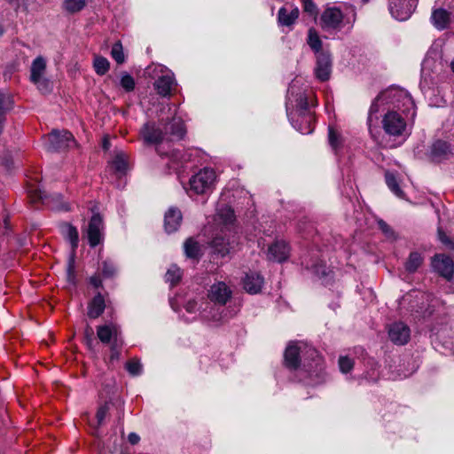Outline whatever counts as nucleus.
<instances>
[{
  "label": "nucleus",
  "instance_id": "f257e3e1",
  "mask_svg": "<svg viewBox=\"0 0 454 454\" xmlns=\"http://www.w3.org/2000/svg\"><path fill=\"white\" fill-rule=\"evenodd\" d=\"M416 114L411 94L403 88L391 86L380 92L370 106V135L379 144L397 147L411 136Z\"/></svg>",
  "mask_w": 454,
  "mask_h": 454
},
{
  "label": "nucleus",
  "instance_id": "f03ea898",
  "mask_svg": "<svg viewBox=\"0 0 454 454\" xmlns=\"http://www.w3.org/2000/svg\"><path fill=\"white\" fill-rule=\"evenodd\" d=\"M309 87L301 76L290 83L286 94V109L292 126L301 134L313 131V113L309 109Z\"/></svg>",
  "mask_w": 454,
  "mask_h": 454
},
{
  "label": "nucleus",
  "instance_id": "7ed1b4c3",
  "mask_svg": "<svg viewBox=\"0 0 454 454\" xmlns=\"http://www.w3.org/2000/svg\"><path fill=\"white\" fill-rule=\"evenodd\" d=\"M165 108L171 114V120L169 121H164L163 119L160 121L159 124L153 121H148L144 124L140 129V135L144 142L147 145H158L164 140L166 135L172 137V139L180 140L185 133V126L181 116L178 115V111L176 106L172 109V106L167 105Z\"/></svg>",
  "mask_w": 454,
  "mask_h": 454
},
{
  "label": "nucleus",
  "instance_id": "20e7f679",
  "mask_svg": "<svg viewBox=\"0 0 454 454\" xmlns=\"http://www.w3.org/2000/svg\"><path fill=\"white\" fill-rule=\"evenodd\" d=\"M356 8L344 4L342 8L330 7L321 16V24L327 32L349 31L356 20Z\"/></svg>",
  "mask_w": 454,
  "mask_h": 454
},
{
  "label": "nucleus",
  "instance_id": "39448f33",
  "mask_svg": "<svg viewBox=\"0 0 454 454\" xmlns=\"http://www.w3.org/2000/svg\"><path fill=\"white\" fill-rule=\"evenodd\" d=\"M148 77L154 80L153 87L161 97H169L174 86L176 85L174 73L160 64H152L145 69Z\"/></svg>",
  "mask_w": 454,
  "mask_h": 454
},
{
  "label": "nucleus",
  "instance_id": "423d86ee",
  "mask_svg": "<svg viewBox=\"0 0 454 454\" xmlns=\"http://www.w3.org/2000/svg\"><path fill=\"white\" fill-rule=\"evenodd\" d=\"M45 146L49 152H58L78 148L79 145L71 132L67 130H52L47 137Z\"/></svg>",
  "mask_w": 454,
  "mask_h": 454
},
{
  "label": "nucleus",
  "instance_id": "0eeeda50",
  "mask_svg": "<svg viewBox=\"0 0 454 454\" xmlns=\"http://www.w3.org/2000/svg\"><path fill=\"white\" fill-rule=\"evenodd\" d=\"M442 70L441 54L436 50H429L421 64V86L429 85L433 74Z\"/></svg>",
  "mask_w": 454,
  "mask_h": 454
},
{
  "label": "nucleus",
  "instance_id": "6e6552de",
  "mask_svg": "<svg viewBox=\"0 0 454 454\" xmlns=\"http://www.w3.org/2000/svg\"><path fill=\"white\" fill-rule=\"evenodd\" d=\"M45 70V59L42 56L36 57L30 67V81L43 93H47L51 90L50 81L44 78Z\"/></svg>",
  "mask_w": 454,
  "mask_h": 454
},
{
  "label": "nucleus",
  "instance_id": "1a4fd4ad",
  "mask_svg": "<svg viewBox=\"0 0 454 454\" xmlns=\"http://www.w3.org/2000/svg\"><path fill=\"white\" fill-rule=\"evenodd\" d=\"M417 7V0H390L389 12L399 21L407 20Z\"/></svg>",
  "mask_w": 454,
  "mask_h": 454
},
{
  "label": "nucleus",
  "instance_id": "9d476101",
  "mask_svg": "<svg viewBox=\"0 0 454 454\" xmlns=\"http://www.w3.org/2000/svg\"><path fill=\"white\" fill-rule=\"evenodd\" d=\"M435 4L439 7L433 11L431 21L437 29L442 30L449 26L450 17L454 16L452 12V9H454V0H448V8L442 6L441 0H437Z\"/></svg>",
  "mask_w": 454,
  "mask_h": 454
},
{
  "label": "nucleus",
  "instance_id": "9b49d317",
  "mask_svg": "<svg viewBox=\"0 0 454 454\" xmlns=\"http://www.w3.org/2000/svg\"><path fill=\"white\" fill-rule=\"evenodd\" d=\"M215 172H196L189 180L190 190L202 194L210 190L215 180Z\"/></svg>",
  "mask_w": 454,
  "mask_h": 454
},
{
  "label": "nucleus",
  "instance_id": "f8f14e48",
  "mask_svg": "<svg viewBox=\"0 0 454 454\" xmlns=\"http://www.w3.org/2000/svg\"><path fill=\"white\" fill-rule=\"evenodd\" d=\"M89 222L87 228V238L89 244L91 247H95L99 245L103 239V229L104 223L101 215L98 212H95Z\"/></svg>",
  "mask_w": 454,
  "mask_h": 454
},
{
  "label": "nucleus",
  "instance_id": "ddd939ff",
  "mask_svg": "<svg viewBox=\"0 0 454 454\" xmlns=\"http://www.w3.org/2000/svg\"><path fill=\"white\" fill-rule=\"evenodd\" d=\"M332 58L328 51H322L317 56L314 68L315 77L320 82H326L332 74Z\"/></svg>",
  "mask_w": 454,
  "mask_h": 454
},
{
  "label": "nucleus",
  "instance_id": "4468645a",
  "mask_svg": "<svg viewBox=\"0 0 454 454\" xmlns=\"http://www.w3.org/2000/svg\"><path fill=\"white\" fill-rule=\"evenodd\" d=\"M60 232L66 239L69 240L71 244L72 253L67 269L68 274H71L74 271V255L79 243L78 231L72 224L68 223H64L60 225Z\"/></svg>",
  "mask_w": 454,
  "mask_h": 454
},
{
  "label": "nucleus",
  "instance_id": "2eb2a0df",
  "mask_svg": "<svg viewBox=\"0 0 454 454\" xmlns=\"http://www.w3.org/2000/svg\"><path fill=\"white\" fill-rule=\"evenodd\" d=\"M227 231L221 230V234H216L215 237L211 241V247L214 249V252L218 254L220 256L223 257L227 255L231 249H232V245L235 242V236H231V233L227 234Z\"/></svg>",
  "mask_w": 454,
  "mask_h": 454
},
{
  "label": "nucleus",
  "instance_id": "dca6fc26",
  "mask_svg": "<svg viewBox=\"0 0 454 454\" xmlns=\"http://www.w3.org/2000/svg\"><path fill=\"white\" fill-rule=\"evenodd\" d=\"M387 333L390 340L395 345H405L411 338V329L403 322L391 324Z\"/></svg>",
  "mask_w": 454,
  "mask_h": 454
},
{
  "label": "nucleus",
  "instance_id": "f3484780",
  "mask_svg": "<svg viewBox=\"0 0 454 454\" xmlns=\"http://www.w3.org/2000/svg\"><path fill=\"white\" fill-rule=\"evenodd\" d=\"M453 156L452 149L450 144L443 140H437L432 144L428 158L434 162H442Z\"/></svg>",
  "mask_w": 454,
  "mask_h": 454
},
{
  "label": "nucleus",
  "instance_id": "a211bd4d",
  "mask_svg": "<svg viewBox=\"0 0 454 454\" xmlns=\"http://www.w3.org/2000/svg\"><path fill=\"white\" fill-rule=\"evenodd\" d=\"M97 335L104 344H112L122 340L120 327L115 324L99 325L97 328Z\"/></svg>",
  "mask_w": 454,
  "mask_h": 454
},
{
  "label": "nucleus",
  "instance_id": "6ab92c4d",
  "mask_svg": "<svg viewBox=\"0 0 454 454\" xmlns=\"http://www.w3.org/2000/svg\"><path fill=\"white\" fill-rule=\"evenodd\" d=\"M232 292L231 288L222 281L215 283L210 286L208 298L211 301L221 306L225 305L231 299Z\"/></svg>",
  "mask_w": 454,
  "mask_h": 454
},
{
  "label": "nucleus",
  "instance_id": "aec40b11",
  "mask_svg": "<svg viewBox=\"0 0 454 454\" xmlns=\"http://www.w3.org/2000/svg\"><path fill=\"white\" fill-rule=\"evenodd\" d=\"M432 265L435 271L444 278L448 280L452 278L454 274V262L450 256L436 254L433 259Z\"/></svg>",
  "mask_w": 454,
  "mask_h": 454
},
{
  "label": "nucleus",
  "instance_id": "412c9836",
  "mask_svg": "<svg viewBox=\"0 0 454 454\" xmlns=\"http://www.w3.org/2000/svg\"><path fill=\"white\" fill-rule=\"evenodd\" d=\"M290 247L283 240L274 242L268 249V259L278 262L286 261L289 256Z\"/></svg>",
  "mask_w": 454,
  "mask_h": 454
},
{
  "label": "nucleus",
  "instance_id": "4be33fe9",
  "mask_svg": "<svg viewBox=\"0 0 454 454\" xmlns=\"http://www.w3.org/2000/svg\"><path fill=\"white\" fill-rule=\"evenodd\" d=\"M299 9L297 7L283 6L278 10V24L280 27H291L299 17Z\"/></svg>",
  "mask_w": 454,
  "mask_h": 454
},
{
  "label": "nucleus",
  "instance_id": "5701e85b",
  "mask_svg": "<svg viewBox=\"0 0 454 454\" xmlns=\"http://www.w3.org/2000/svg\"><path fill=\"white\" fill-rule=\"evenodd\" d=\"M263 284V278L257 272H248L243 279L244 289L251 294L260 293Z\"/></svg>",
  "mask_w": 454,
  "mask_h": 454
},
{
  "label": "nucleus",
  "instance_id": "b1692460",
  "mask_svg": "<svg viewBox=\"0 0 454 454\" xmlns=\"http://www.w3.org/2000/svg\"><path fill=\"white\" fill-rule=\"evenodd\" d=\"M301 346L296 342H290L285 351V364L289 369H297L300 365V353Z\"/></svg>",
  "mask_w": 454,
  "mask_h": 454
},
{
  "label": "nucleus",
  "instance_id": "393cba45",
  "mask_svg": "<svg viewBox=\"0 0 454 454\" xmlns=\"http://www.w3.org/2000/svg\"><path fill=\"white\" fill-rule=\"evenodd\" d=\"M182 213L176 207H170L165 214L164 227L168 233L177 231L182 223Z\"/></svg>",
  "mask_w": 454,
  "mask_h": 454
},
{
  "label": "nucleus",
  "instance_id": "a878e982",
  "mask_svg": "<svg viewBox=\"0 0 454 454\" xmlns=\"http://www.w3.org/2000/svg\"><path fill=\"white\" fill-rule=\"evenodd\" d=\"M216 220L223 225L222 230L231 232L235 215L233 210L225 205L218 207L216 209Z\"/></svg>",
  "mask_w": 454,
  "mask_h": 454
},
{
  "label": "nucleus",
  "instance_id": "bb28decb",
  "mask_svg": "<svg viewBox=\"0 0 454 454\" xmlns=\"http://www.w3.org/2000/svg\"><path fill=\"white\" fill-rule=\"evenodd\" d=\"M106 309V301L104 296L98 293L88 304V317L95 319L100 317Z\"/></svg>",
  "mask_w": 454,
  "mask_h": 454
},
{
  "label": "nucleus",
  "instance_id": "cd10ccee",
  "mask_svg": "<svg viewBox=\"0 0 454 454\" xmlns=\"http://www.w3.org/2000/svg\"><path fill=\"white\" fill-rule=\"evenodd\" d=\"M386 183L389 190L398 198L404 199L405 193L402 189L403 181L394 172H387L385 176Z\"/></svg>",
  "mask_w": 454,
  "mask_h": 454
},
{
  "label": "nucleus",
  "instance_id": "c85d7f7f",
  "mask_svg": "<svg viewBox=\"0 0 454 454\" xmlns=\"http://www.w3.org/2000/svg\"><path fill=\"white\" fill-rule=\"evenodd\" d=\"M184 251L187 258L199 260L201 255V247L193 238H188L184 243Z\"/></svg>",
  "mask_w": 454,
  "mask_h": 454
},
{
  "label": "nucleus",
  "instance_id": "c756f323",
  "mask_svg": "<svg viewBox=\"0 0 454 454\" xmlns=\"http://www.w3.org/2000/svg\"><path fill=\"white\" fill-rule=\"evenodd\" d=\"M87 0H63L62 8L70 14L77 13L84 9Z\"/></svg>",
  "mask_w": 454,
  "mask_h": 454
},
{
  "label": "nucleus",
  "instance_id": "7c9ffc66",
  "mask_svg": "<svg viewBox=\"0 0 454 454\" xmlns=\"http://www.w3.org/2000/svg\"><path fill=\"white\" fill-rule=\"evenodd\" d=\"M307 43L310 49L317 54L322 52V41L314 28H309L308 33Z\"/></svg>",
  "mask_w": 454,
  "mask_h": 454
},
{
  "label": "nucleus",
  "instance_id": "2f4dec72",
  "mask_svg": "<svg viewBox=\"0 0 454 454\" xmlns=\"http://www.w3.org/2000/svg\"><path fill=\"white\" fill-rule=\"evenodd\" d=\"M117 266L112 259H106L101 263V274L105 278H112L117 275Z\"/></svg>",
  "mask_w": 454,
  "mask_h": 454
},
{
  "label": "nucleus",
  "instance_id": "473e14b6",
  "mask_svg": "<svg viewBox=\"0 0 454 454\" xmlns=\"http://www.w3.org/2000/svg\"><path fill=\"white\" fill-rule=\"evenodd\" d=\"M422 262H423V258L419 253L411 252L409 255V258H408L406 263H405V269L409 272H414L421 265Z\"/></svg>",
  "mask_w": 454,
  "mask_h": 454
},
{
  "label": "nucleus",
  "instance_id": "72a5a7b5",
  "mask_svg": "<svg viewBox=\"0 0 454 454\" xmlns=\"http://www.w3.org/2000/svg\"><path fill=\"white\" fill-rule=\"evenodd\" d=\"M114 170H128L129 168V158L124 153H117L113 160Z\"/></svg>",
  "mask_w": 454,
  "mask_h": 454
},
{
  "label": "nucleus",
  "instance_id": "f704fd0d",
  "mask_svg": "<svg viewBox=\"0 0 454 454\" xmlns=\"http://www.w3.org/2000/svg\"><path fill=\"white\" fill-rule=\"evenodd\" d=\"M181 270L176 265H172L165 275L166 282L170 283L171 286L176 285L181 279Z\"/></svg>",
  "mask_w": 454,
  "mask_h": 454
},
{
  "label": "nucleus",
  "instance_id": "c9c22d12",
  "mask_svg": "<svg viewBox=\"0 0 454 454\" xmlns=\"http://www.w3.org/2000/svg\"><path fill=\"white\" fill-rule=\"evenodd\" d=\"M121 87L127 92H131L136 87L134 78L127 72H122L120 78Z\"/></svg>",
  "mask_w": 454,
  "mask_h": 454
},
{
  "label": "nucleus",
  "instance_id": "e433bc0d",
  "mask_svg": "<svg viewBox=\"0 0 454 454\" xmlns=\"http://www.w3.org/2000/svg\"><path fill=\"white\" fill-rule=\"evenodd\" d=\"M305 267L306 269L310 270L314 274H316L319 278L325 277L329 274L326 265L322 262H317L312 264L306 262Z\"/></svg>",
  "mask_w": 454,
  "mask_h": 454
},
{
  "label": "nucleus",
  "instance_id": "4c0bfd02",
  "mask_svg": "<svg viewBox=\"0 0 454 454\" xmlns=\"http://www.w3.org/2000/svg\"><path fill=\"white\" fill-rule=\"evenodd\" d=\"M94 68L98 74L103 75L109 70V61L101 56H98L94 59Z\"/></svg>",
  "mask_w": 454,
  "mask_h": 454
},
{
  "label": "nucleus",
  "instance_id": "58836bf2",
  "mask_svg": "<svg viewBox=\"0 0 454 454\" xmlns=\"http://www.w3.org/2000/svg\"><path fill=\"white\" fill-rule=\"evenodd\" d=\"M111 56L118 64H121L125 61V56L121 42H117L113 45Z\"/></svg>",
  "mask_w": 454,
  "mask_h": 454
},
{
  "label": "nucleus",
  "instance_id": "ea45409f",
  "mask_svg": "<svg viewBox=\"0 0 454 454\" xmlns=\"http://www.w3.org/2000/svg\"><path fill=\"white\" fill-rule=\"evenodd\" d=\"M30 196L34 198V200H43L47 198L45 192L43 190L41 184L34 185L29 184V191Z\"/></svg>",
  "mask_w": 454,
  "mask_h": 454
},
{
  "label": "nucleus",
  "instance_id": "a19ab883",
  "mask_svg": "<svg viewBox=\"0 0 454 454\" xmlns=\"http://www.w3.org/2000/svg\"><path fill=\"white\" fill-rule=\"evenodd\" d=\"M354 366V362L351 358L347 356H341L339 358V367L341 372L348 373L349 372Z\"/></svg>",
  "mask_w": 454,
  "mask_h": 454
},
{
  "label": "nucleus",
  "instance_id": "79ce46f5",
  "mask_svg": "<svg viewBox=\"0 0 454 454\" xmlns=\"http://www.w3.org/2000/svg\"><path fill=\"white\" fill-rule=\"evenodd\" d=\"M125 367L132 376L140 375L142 372V364L137 360H130L127 362Z\"/></svg>",
  "mask_w": 454,
  "mask_h": 454
},
{
  "label": "nucleus",
  "instance_id": "37998d69",
  "mask_svg": "<svg viewBox=\"0 0 454 454\" xmlns=\"http://www.w3.org/2000/svg\"><path fill=\"white\" fill-rule=\"evenodd\" d=\"M190 155H188L186 153H184L180 150H173L169 155L171 160L175 163H176V165H178L179 163H182L183 161L186 160L187 158L189 157ZM171 168H177L178 166L175 167V166H172Z\"/></svg>",
  "mask_w": 454,
  "mask_h": 454
},
{
  "label": "nucleus",
  "instance_id": "c03bdc74",
  "mask_svg": "<svg viewBox=\"0 0 454 454\" xmlns=\"http://www.w3.org/2000/svg\"><path fill=\"white\" fill-rule=\"evenodd\" d=\"M12 108V101L8 97L0 93V117H4L6 112Z\"/></svg>",
  "mask_w": 454,
  "mask_h": 454
},
{
  "label": "nucleus",
  "instance_id": "a18cd8bd",
  "mask_svg": "<svg viewBox=\"0 0 454 454\" xmlns=\"http://www.w3.org/2000/svg\"><path fill=\"white\" fill-rule=\"evenodd\" d=\"M328 140L331 147L333 150H337L340 143V138L338 133L335 132L333 128H329Z\"/></svg>",
  "mask_w": 454,
  "mask_h": 454
},
{
  "label": "nucleus",
  "instance_id": "49530a36",
  "mask_svg": "<svg viewBox=\"0 0 454 454\" xmlns=\"http://www.w3.org/2000/svg\"><path fill=\"white\" fill-rule=\"evenodd\" d=\"M109 411V404L107 403L101 405L97 411L96 417L98 426L102 425Z\"/></svg>",
  "mask_w": 454,
  "mask_h": 454
},
{
  "label": "nucleus",
  "instance_id": "de8ad7c7",
  "mask_svg": "<svg viewBox=\"0 0 454 454\" xmlns=\"http://www.w3.org/2000/svg\"><path fill=\"white\" fill-rule=\"evenodd\" d=\"M3 166L7 168H19L20 167V160H14L11 155H5L3 158Z\"/></svg>",
  "mask_w": 454,
  "mask_h": 454
},
{
  "label": "nucleus",
  "instance_id": "09e8293b",
  "mask_svg": "<svg viewBox=\"0 0 454 454\" xmlns=\"http://www.w3.org/2000/svg\"><path fill=\"white\" fill-rule=\"evenodd\" d=\"M439 239L442 244L451 250H454V237L448 236L444 232L439 231Z\"/></svg>",
  "mask_w": 454,
  "mask_h": 454
},
{
  "label": "nucleus",
  "instance_id": "8fccbe9b",
  "mask_svg": "<svg viewBox=\"0 0 454 454\" xmlns=\"http://www.w3.org/2000/svg\"><path fill=\"white\" fill-rule=\"evenodd\" d=\"M123 340L117 341L111 344V354H110V360L114 361L118 360L120 357V348L122 345Z\"/></svg>",
  "mask_w": 454,
  "mask_h": 454
},
{
  "label": "nucleus",
  "instance_id": "3c124183",
  "mask_svg": "<svg viewBox=\"0 0 454 454\" xmlns=\"http://www.w3.org/2000/svg\"><path fill=\"white\" fill-rule=\"evenodd\" d=\"M379 228L381 231L387 237H392L394 235V231L392 228L383 220L378 221Z\"/></svg>",
  "mask_w": 454,
  "mask_h": 454
},
{
  "label": "nucleus",
  "instance_id": "603ef678",
  "mask_svg": "<svg viewBox=\"0 0 454 454\" xmlns=\"http://www.w3.org/2000/svg\"><path fill=\"white\" fill-rule=\"evenodd\" d=\"M304 11L309 14L317 12V7L312 0H302Z\"/></svg>",
  "mask_w": 454,
  "mask_h": 454
},
{
  "label": "nucleus",
  "instance_id": "864d4df0",
  "mask_svg": "<svg viewBox=\"0 0 454 454\" xmlns=\"http://www.w3.org/2000/svg\"><path fill=\"white\" fill-rule=\"evenodd\" d=\"M184 308L188 313H195L197 311V302L193 300L188 301Z\"/></svg>",
  "mask_w": 454,
  "mask_h": 454
},
{
  "label": "nucleus",
  "instance_id": "5fc2aeb1",
  "mask_svg": "<svg viewBox=\"0 0 454 454\" xmlns=\"http://www.w3.org/2000/svg\"><path fill=\"white\" fill-rule=\"evenodd\" d=\"M90 283L96 288L102 286V280L97 274L90 278Z\"/></svg>",
  "mask_w": 454,
  "mask_h": 454
},
{
  "label": "nucleus",
  "instance_id": "6e6d98bb",
  "mask_svg": "<svg viewBox=\"0 0 454 454\" xmlns=\"http://www.w3.org/2000/svg\"><path fill=\"white\" fill-rule=\"evenodd\" d=\"M85 340L87 345L90 346L93 341V330L90 326H88L85 330Z\"/></svg>",
  "mask_w": 454,
  "mask_h": 454
},
{
  "label": "nucleus",
  "instance_id": "4d7b16f0",
  "mask_svg": "<svg viewBox=\"0 0 454 454\" xmlns=\"http://www.w3.org/2000/svg\"><path fill=\"white\" fill-rule=\"evenodd\" d=\"M128 440H129V443H130V444L135 445V444H137V443H138V442H139V441H140V437H139V435H138L137 434H136V433H130V434H129V435H128Z\"/></svg>",
  "mask_w": 454,
  "mask_h": 454
},
{
  "label": "nucleus",
  "instance_id": "13d9d810",
  "mask_svg": "<svg viewBox=\"0 0 454 454\" xmlns=\"http://www.w3.org/2000/svg\"><path fill=\"white\" fill-rule=\"evenodd\" d=\"M111 179L118 178L120 180H124V183L126 182V172H110Z\"/></svg>",
  "mask_w": 454,
  "mask_h": 454
},
{
  "label": "nucleus",
  "instance_id": "bf43d9fd",
  "mask_svg": "<svg viewBox=\"0 0 454 454\" xmlns=\"http://www.w3.org/2000/svg\"><path fill=\"white\" fill-rule=\"evenodd\" d=\"M308 352H309V354L312 357H314V356L317 357V365H318L321 361V358L318 357L317 350H315L314 348H309Z\"/></svg>",
  "mask_w": 454,
  "mask_h": 454
},
{
  "label": "nucleus",
  "instance_id": "052dcab7",
  "mask_svg": "<svg viewBox=\"0 0 454 454\" xmlns=\"http://www.w3.org/2000/svg\"><path fill=\"white\" fill-rule=\"evenodd\" d=\"M379 378V375L378 373L375 372V371L372 372V375L369 376V379L373 380V381H376Z\"/></svg>",
  "mask_w": 454,
  "mask_h": 454
},
{
  "label": "nucleus",
  "instance_id": "680f3d73",
  "mask_svg": "<svg viewBox=\"0 0 454 454\" xmlns=\"http://www.w3.org/2000/svg\"><path fill=\"white\" fill-rule=\"evenodd\" d=\"M103 147H104L106 150H107V149L109 148V142H108L106 139H105V140H104Z\"/></svg>",
  "mask_w": 454,
  "mask_h": 454
},
{
  "label": "nucleus",
  "instance_id": "e2e57ef3",
  "mask_svg": "<svg viewBox=\"0 0 454 454\" xmlns=\"http://www.w3.org/2000/svg\"><path fill=\"white\" fill-rule=\"evenodd\" d=\"M450 67L451 68V71L454 73V59L450 62Z\"/></svg>",
  "mask_w": 454,
  "mask_h": 454
},
{
  "label": "nucleus",
  "instance_id": "0e129e2a",
  "mask_svg": "<svg viewBox=\"0 0 454 454\" xmlns=\"http://www.w3.org/2000/svg\"><path fill=\"white\" fill-rule=\"evenodd\" d=\"M200 170H204V171H207V170H213L212 168H208V167H203L202 168H200Z\"/></svg>",
  "mask_w": 454,
  "mask_h": 454
},
{
  "label": "nucleus",
  "instance_id": "69168bd1",
  "mask_svg": "<svg viewBox=\"0 0 454 454\" xmlns=\"http://www.w3.org/2000/svg\"><path fill=\"white\" fill-rule=\"evenodd\" d=\"M4 223L5 227H6V226H7V224H8V218H7V217H5V218L4 219Z\"/></svg>",
  "mask_w": 454,
  "mask_h": 454
},
{
  "label": "nucleus",
  "instance_id": "338daca9",
  "mask_svg": "<svg viewBox=\"0 0 454 454\" xmlns=\"http://www.w3.org/2000/svg\"><path fill=\"white\" fill-rule=\"evenodd\" d=\"M4 34V29L3 27L0 26V36Z\"/></svg>",
  "mask_w": 454,
  "mask_h": 454
},
{
  "label": "nucleus",
  "instance_id": "774afa93",
  "mask_svg": "<svg viewBox=\"0 0 454 454\" xmlns=\"http://www.w3.org/2000/svg\"><path fill=\"white\" fill-rule=\"evenodd\" d=\"M213 318H214L215 320H221V318H222V317H217V318H216V317H213Z\"/></svg>",
  "mask_w": 454,
  "mask_h": 454
}]
</instances>
